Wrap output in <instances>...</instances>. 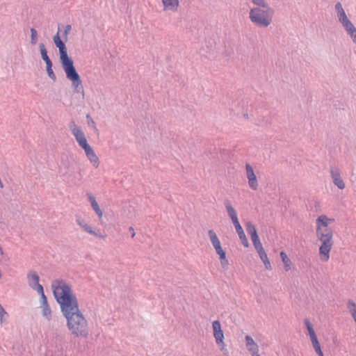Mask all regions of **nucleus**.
<instances>
[{"label": "nucleus", "instance_id": "30", "mask_svg": "<svg viewBox=\"0 0 356 356\" xmlns=\"http://www.w3.org/2000/svg\"><path fill=\"white\" fill-rule=\"evenodd\" d=\"M251 240H252L253 245L257 251L264 248L261 243L260 242L259 236L255 238H252Z\"/></svg>", "mask_w": 356, "mask_h": 356}, {"label": "nucleus", "instance_id": "7", "mask_svg": "<svg viewBox=\"0 0 356 356\" xmlns=\"http://www.w3.org/2000/svg\"><path fill=\"white\" fill-rule=\"evenodd\" d=\"M212 327L213 330V337L216 339V343L220 346L221 350H223L225 347V343H224V334L223 331L221 328V324L220 322L218 320L214 321L212 323Z\"/></svg>", "mask_w": 356, "mask_h": 356}, {"label": "nucleus", "instance_id": "29", "mask_svg": "<svg viewBox=\"0 0 356 356\" xmlns=\"http://www.w3.org/2000/svg\"><path fill=\"white\" fill-rule=\"evenodd\" d=\"M252 3L256 6L255 8H268L270 7L266 0H251Z\"/></svg>", "mask_w": 356, "mask_h": 356}, {"label": "nucleus", "instance_id": "4", "mask_svg": "<svg viewBox=\"0 0 356 356\" xmlns=\"http://www.w3.org/2000/svg\"><path fill=\"white\" fill-rule=\"evenodd\" d=\"M335 9L337 13V17L339 18V22L343 24V27L346 29V31L353 38L354 42L356 43V28L352 24V22L348 19L342 6L340 3H337L335 5Z\"/></svg>", "mask_w": 356, "mask_h": 356}, {"label": "nucleus", "instance_id": "9", "mask_svg": "<svg viewBox=\"0 0 356 356\" xmlns=\"http://www.w3.org/2000/svg\"><path fill=\"white\" fill-rule=\"evenodd\" d=\"M29 285L37 292H42L43 286L39 283L40 277L35 271L31 270L27 274Z\"/></svg>", "mask_w": 356, "mask_h": 356}, {"label": "nucleus", "instance_id": "2", "mask_svg": "<svg viewBox=\"0 0 356 356\" xmlns=\"http://www.w3.org/2000/svg\"><path fill=\"white\" fill-rule=\"evenodd\" d=\"M54 42L59 49L60 60L66 77L72 82L74 91L76 93L84 92L81 77L77 72L72 58L68 56L67 49L65 43L61 40L58 33L54 37Z\"/></svg>", "mask_w": 356, "mask_h": 356}, {"label": "nucleus", "instance_id": "39", "mask_svg": "<svg viewBox=\"0 0 356 356\" xmlns=\"http://www.w3.org/2000/svg\"><path fill=\"white\" fill-rule=\"evenodd\" d=\"M129 230L130 231V233H131V237L134 238L136 234L134 228L132 227H130L129 228Z\"/></svg>", "mask_w": 356, "mask_h": 356}, {"label": "nucleus", "instance_id": "6", "mask_svg": "<svg viewBox=\"0 0 356 356\" xmlns=\"http://www.w3.org/2000/svg\"><path fill=\"white\" fill-rule=\"evenodd\" d=\"M70 129L74 136L79 145L83 149V147L89 145L87 142L85 134L82 131L81 128L77 126L74 121H72L69 125Z\"/></svg>", "mask_w": 356, "mask_h": 356}, {"label": "nucleus", "instance_id": "11", "mask_svg": "<svg viewBox=\"0 0 356 356\" xmlns=\"http://www.w3.org/2000/svg\"><path fill=\"white\" fill-rule=\"evenodd\" d=\"M334 219L328 218L325 215H321L316 219V229L332 228V225L334 223Z\"/></svg>", "mask_w": 356, "mask_h": 356}, {"label": "nucleus", "instance_id": "17", "mask_svg": "<svg viewBox=\"0 0 356 356\" xmlns=\"http://www.w3.org/2000/svg\"><path fill=\"white\" fill-rule=\"evenodd\" d=\"M88 200L91 204V207L96 214L98 216L99 218H102L103 216V212L102 209L99 208L98 203L96 201L95 197L90 193H87Z\"/></svg>", "mask_w": 356, "mask_h": 356}, {"label": "nucleus", "instance_id": "37", "mask_svg": "<svg viewBox=\"0 0 356 356\" xmlns=\"http://www.w3.org/2000/svg\"><path fill=\"white\" fill-rule=\"evenodd\" d=\"M86 119L88 120V124L89 126H95V122L90 115V114L86 115Z\"/></svg>", "mask_w": 356, "mask_h": 356}, {"label": "nucleus", "instance_id": "35", "mask_svg": "<svg viewBox=\"0 0 356 356\" xmlns=\"http://www.w3.org/2000/svg\"><path fill=\"white\" fill-rule=\"evenodd\" d=\"M305 323L307 329L308 335L309 336L310 339H312V323H310L309 320L306 318L305 320Z\"/></svg>", "mask_w": 356, "mask_h": 356}, {"label": "nucleus", "instance_id": "23", "mask_svg": "<svg viewBox=\"0 0 356 356\" xmlns=\"http://www.w3.org/2000/svg\"><path fill=\"white\" fill-rule=\"evenodd\" d=\"M246 231L250 235L251 238L258 236L255 226L251 222H248L245 225Z\"/></svg>", "mask_w": 356, "mask_h": 356}, {"label": "nucleus", "instance_id": "26", "mask_svg": "<svg viewBox=\"0 0 356 356\" xmlns=\"http://www.w3.org/2000/svg\"><path fill=\"white\" fill-rule=\"evenodd\" d=\"M348 309L356 323V304L353 300H349L347 304Z\"/></svg>", "mask_w": 356, "mask_h": 356}, {"label": "nucleus", "instance_id": "28", "mask_svg": "<svg viewBox=\"0 0 356 356\" xmlns=\"http://www.w3.org/2000/svg\"><path fill=\"white\" fill-rule=\"evenodd\" d=\"M52 66H53L52 63H48V64L46 65V70H47V73L48 74V76L51 80L55 81L56 80V76L55 73L53 71Z\"/></svg>", "mask_w": 356, "mask_h": 356}, {"label": "nucleus", "instance_id": "15", "mask_svg": "<svg viewBox=\"0 0 356 356\" xmlns=\"http://www.w3.org/2000/svg\"><path fill=\"white\" fill-rule=\"evenodd\" d=\"M331 175L334 184L337 186L339 188L343 189L345 188V184L341 177L339 170L337 168H332L331 170Z\"/></svg>", "mask_w": 356, "mask_h": 356}, {"label": "nucleus", "instance_id": "27", "mask_svg": "<svg viewBox=\"0 0 356 356\" xmlns=\"http://www.w3.org/2000/svg\"><path fill=\"white\" fill-rule=\"evenodd\" d=\"M42 309V316L47 320V321H51V318H52V316H51V310L50 309V307L49 305H44V306H41Z\"/></svg>", "mask_w": 356, "mask_h": 356}, {"label": "nucleus", "instance_id": "21", "mask_svg": "<svg viewBox=\"0 0 356 356\" xmlns=\"http://www.w3.org/2000/svg\"><path fill=\"white\" fill-rule=\"evenodd\" d=\"M280 257L284 264V270L286 271H289L291 269L292 265L291 259L288 257L287 254L283 251L280 252Z\"/></svg>", "mask_w": 356, "mask_h": 356}, {"label": "nucleus", "instance_id": "31", "mask_svg": "<svg viewBox=\"0 0 356 356\" xmlns=\"http://www.w3.org/2000/svg\"><path fill=\"white\" fill-rule=\"evenodd\" d=\"M31 42L32 44H35L38 41V33L34 28L31 29Z\"/></svg>", "mask_w": 356, "mask_h": 356}, {"label": "nucleus", "instance_id": "10", "mask_svg": "<svg viewBox=\"0 0 356 356\" xmlns=\"http://www.w3.org/2000/svg\"><path fill=\"white\" fill-rule=\"evenodd\" d=\"M246 177L248 180L249 187L254 191H256L258 188V181L257 177L254 172V170L250 164H245Z\"/></svg>", "mask_w": 356, "mask_h": 356}, {"label": "nucleus", "instance_id": "1", "mask_svg": "<svg viewBox=\"0 0 356 356\" xmlns=\"http://www.w3.org/2000/svg\"><path fill=\"white\" fill-rule=\"evenodd\" d=\"M52 289L62 314L66 319L69 331L76 337L87 339L89 335L88 323L79 309L71 285L63 280H56L52 283Z\"/></svg>", "mask_w": 356, "mask_h": 356}, {"label": "nucleus", "instance_id": "22", "mask_svg": "<svg viewBox=\"0 0 356 356\" xmlns=\"http://www.w3.org/2000/svg\"><path fill=\"white\" fill-rule=\"evenodd\" d=\"M39 48L41 54V57L42 60L45 62L46 65L49 63H51V60L47 55V51L46 49L45 45L43 43H40L39 44Z\"/></svg>", "mask_w": 356, "mask_h": 356}, {"label": "nucleus", "instance_id": "13", "mask_svg": "<svg viewBox=\"0 0 356 356\" xmlns=\"http://www.w3.org/2000/svg\"><path fill=\"white\" fill-rule=\"evenodd\" d=\"M245 346L251 356H261L259 353V346L250 335L245 337Z\"/></svg>", "mask_w": 356, "mask_h": 356}, {"label": "nucleus", "instance_id": "32", "mask_svg": "<svg viewBox=\"0 0 356 356\" xmlns=\"http://www.w3.org/2000/svg\"><path fill=\"white\" fill-rule=\"evenodd\" d=\"M89 234L94 235L96 237L99 238H104L106 237L105 235H103L101 234L99 229H95L94 227L92 228L91 232H89Z\"/></svg>", "mask_w": 356, "mask_h": 356}, {"label": "nucleus", "instance_id": "34", "mask_svg": "<svg viewBox=\"0 0 356 356\" xmlns=\"http://www.w3.org/2000/svg\"><path fill=\"white\" fill-rule=\"evenodd\" d=\"M5 316H8L7 312L4 309L3 307L0 304V322L1 324L3 323V318Z\"/></svg>", "mask_w": 356, "mask_h": 356}, {"label": "nucleus", "instance_id": "25", "mask_svg": "<svg viewBox=\"0 0 356 356\" xmlns=\"http://www.w3.org/2000/svg\"><path fill=\"white\" fill-rule=\"evenodd\" d=\"M313 348H314L316 353L318 356H324V354L321 350V347L320 343L318 342L317 338L313 333Z\"/></svg>", "mask_w": 356, "mask_h": 356}, {"label": "nucleus", "instance_id": "33", "mask_svg": "<svg viewBox=\"0 0 356 356\" xmlns=\"http://www.w3.org/2000/svg\"><path fill=\"white\" fill-rule=\"evenodd\" d=\"M41 296V306L48 305V302L46 296L42 289V292H38Z\"/></svg>", "mask_w": 356, "mask_h": 356}, {"label": "nucleus", "instance_id": "20", "mask_svg": "<svg viewBox=\"0 0 356 356\" xmlns=\"http://www.w3.org/2000/svg\"><path fill=\"white\" fill-rule=\"evenodd\" d=\"M316 238L333 236L332 228L316 229Z\"/></svg>", "mask_w": 356, "mask_h": 356}, {"label": "nucleus", "instance_id": "38", "mask_svg": "<svg viewBox=\"0 0 356 356\" xmlns=\"http://www.w3.org/2000/svg\"><path fill=\"white\" fill-rule=\"evenodd\" d=\"M71 29H72L71 25H69V24H68V25H67V26H65V30H64V33H63V34H64L65 35H67L68 34V33L70 31Z\"/></svg>", "mask_w": 356, "mask_h": 356}, {"label": "nucleus", "instance_id": "3", "mask_svg": "<svg viewBox=\"0 0 356 356\" xmlns=\"http://www.w3.org/2000/svg\"><path fill=\"white\" fill-rule=\"evenodd\" d=\"M275 10L272 7L252 8L249 12L251 22L259 28H267L272 22Z\"/></svg>", "mask_w": 356, "mask_h": 356}, {"label": "nucleus", "instance_id": "19", "mask_svg": "<svg viewBox=\"0 0 356 356\" xmlns=\"http://www.w3.org/2000/svg\"><path fill=\"white\" fill-rule=\"evenodd\" d=\"M257 252L259 256V258L263 261V263L265 266V268L267 270H271L272 269L271 264L268 258V256H267V254H266L265 250L264 248H262L261 250H257Z\"/></svg>", "mask_w": 356, "mask_h": 356}, {"label": "nucleus", "instance_id": "18", "mask_svg": "<svg viewBox=\"0 0 356 356\" xmlns=\"http://www.w3.org/2000/svg\"><path fill=\"white\" fill-rule=\"evenodd\" d=\"M235 229H236V231L238 235V237L239 238L241 239V243L242 244L245 246V247H248L249 245V243H248V241L246 238V236L243 232V229L240 224L239 222H236L234 224H233Z\"/></svg>", "mask_w": 356, "mask_h": 356}, {"label": "nucleus", "instance_id": "12", "mask_svg": "<svg viewBox=\"0 0 356 356\" xmlns=\"http://www.w3.org/2000/svg\"><path fill=\"white\" fill-rule=\"evenodd\" d=\"M83 149L85 152L87 159L89 160L90 163L93 167L97 168L99 165L100 161L93 149L90 147V145L83 147Z\"/></svg>", "mask_w": 356, "mask_h": 356}, {"label": "nucleus", "instance_id": "16", "mask_svg": "<svg viewBox=\"0 0 356 356\" xmlns=\"http://www.w3.org/2000/svg\"><path fill=\"white\" fill-rule=\"evenodd\" d=\"M164 10L177 12L179 6V0H162Z\"/></svg>", "mask_w": 356, "mask_h": 356}, {"label": "nucleus", "instance_id": "36", "mask_svg": "<svg viewBox=\"0 0 356 356\" xmlns=\"http://www.w3.org/2000/svg\"><path fill=\"white\" fill-rule=\"evenodd\" d=\"M219 259L220 260V264H221L222 267L227 268L229 264V262L226 258V253H225V259H222L221 257H219Z\"/></svg>", "mask_w": 356, "mask_h": 356}, {"label": "nucleus", "instance_id": "40", "mask_svg": "<svg viewBox=\"0 0 356 356\" xmlns=\"http://www.w3.org/2000/svg\"><path fill=\"white\" fill-rule=\"evenodd\" d=\"M0 254L1 255L3 254V249H2V248L1 246H0Z\"/></svg>", "mask_w": 356, "mask_h": 356}, {"label": "nucleus", "instance_id": "8", "mask_svg": "<svg viewBox=\"0 0 356 356\" xmlns=\"http://www.w3.org/2000/svg\"><path fill=\"white\" fill-rule=\"evenodd\" d=\"M208 235L210 239V241L214 248L216 252L219 255V257L222 259H225V251L222 249L220 241L216 234V232L213 229H209L208 232Z\"/></svg>", "mask_w": 356, "mask_h": 356}, {"label": "nucleus", "instance_id": "14", "mask_svg": "<svg viewBox=\"0 0 356 356\" xmlns=\"http://www.w3.org/2000/svg\"><path fill=\"white\" fill-rule=\"evenodd\" d=\"M225 207L229 217L231 218L233 224L239 222L237 216V213L234 208L232 207L231 202L229 200L225 201Z\"/></svg>", "mask_w": 356, "mask_h": 356}, {"label": "nucleus", "instance_id": "5", "mask_svg": "<svg viewBox=\"0 0 356 356\" xmlns=\"http://www.w3.org/2000/svg\"><path fill=\"white\" fill-rule=\"evenodd\" d=\"M319 241L318 257L321 261L327 262L330 259V253L334 245L333 236L317 238Z\"/></svg>", "mask_w": 356, "mask_h": 356}, {"label": "nucleus", "instance_id": "24", "mask_svg": "<svg viewBox=\"0 0 356 356\" xmlns=\"http://www.w3.org/2000/svg\"><path fill=\"white\" fill-rule=\"evenodd\" d=\"M76 223L86 232H91V229L92 227L88 224L83 218L81 217L76 218Z\"/></svg>", "mask_w": 356, "mask_h": 356}]
</instances>
